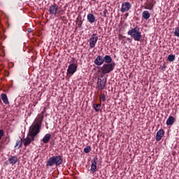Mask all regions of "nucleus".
I'll return each instance as SVG.
<instances>
[{
	"label": "nucleus",
	"mask_w": 179,
	"mask_h": 179,
	"mask_svg": "<svg viewBox=\"0 0 179 179\" xmlns=\"http://www.w3.org/2000/svg\"><path fill=\"white\" fill-rule=\"evenodd\" d=\"M97 41H99V36H97V34H93L89 41L90 48H94V47H96V44H97Z\"/></svg>",
	"instance_id": "nucleus-7"
},
{
	"label": "nucleus",
	"mask_w": 179,
	"mask_h": 179,
	"mask_svg": "<svg viewBox=\"0 0 179 179\" xmlns=\"http://www.w3.org/2000/svg\"><path fill=\"white\" fill-rule=\"evenodd\" d=\"M94 108L96 113H99L101 110V103H94Z\"/></svg>",
	"instance_id": "nucleus-22"
},
{
	"label": "nucleus",
	"mask_w": 179,
	"mask_h": 179,
	"mask_svg": "<svg viewBox=\"0 0 179 179\" xmlns=\"http://www.w3.org/2000/svg\"><path fill=\"white\" fill-rule=\"evenodd\" d=\"M78 69V64H71L67 69V73H69V75H73V73H75V72H76Z\"/></svg>",
	"instance_id": "nucleus-12"
},
{
	"label": "nucleus",
	"mask_w": 179,
	"mask_h": 179,
	"mask_svg": "<svg viewBox=\"0 0 179 179\" xmlns=\"http://www.w3.org/2000/svg\"><path fill=\"white\" fill-rule=\"evenodd\" d=\"M2 136H3V129H0V141L2 139Z\"/></svg>",
	"instance_id": "nucleus-30"
},
{
	"label": "nucleus",
	"mask_w": 179,
	"mask_h": 179,
	"mask_svg": "<svg viewBox=\"0 0 179 179\" xmlns=\"http://www.w3.org/2000/svg\"><path fill=\"white\" fill-rule=\"evenodd\" d=\"M129 13H126L125 16H129Z\"/></svg>",
	"instance_id": "nucleus-36"
},
{
	"label": "nucleus",
	"mask_w": 179,
	"mask_h": 179,
	"mask_svg": "<svg viewBox=\"0 0 179 179\" xmlns=\"http://www.w3.org/2000/svg\"><path fill=\"white\" fill-rule=\"evenodd\" d=\"M84 152L85 153H90L92 152V147L90 146H87L84 148Z\"/></svg>",
	"instance_id": "nucleus-25"
},
{
	"label": "nucleus",
	"mask_w": 179,
	"mask_h": 179,
	"mask_svg": "<svg viewBox=\"0 0 179 179\" xmlns=\"http://www.w3.org/2000/svg\"><path fill=\"white\" fill-rule=\"evenodd\" d=\"M175 59H176V55H169L168 56V61H169V62H173V61H174Z\"/></svg>",
	"instance_id": "nucleus-24"
},
{
	"label": "nucleus",
	"mask_w": 179,
	"mask_h": 179,
	"mask_svg": "<svg viewBox=\"0 0 179 179\" xmlns=\"http://www.w3.org/2000/svg\"><path fill=\"white\" fill-rule=\"evenodd\" d=\"M131 8H132L131 3L128 1L123 2L120 8V12L122 13H125V12H129V10H131Z\"/></svg>",
	"instance_id": "nucleus-8"
},
{
	"label": "nucleus",
	"mask_w": 179,
	"mask_h": 179,
	"mask_svg": "<svg viewBox=\"0 0 179 179\" xmlns=\"http://www.w3.org/2000/svg\"><path fill=\"white\" fill-rule=\"evenodd\" d=\"M176 121V119L173 116H169L166 120V125H173Z\"/></svg>",
	"instance_id": "nucleus-19"
},
{
	"label": "nucleus",
	"mask_w": 179,
	"mask_h": 179,
	"mask_svg": "<svg viewBox=\"0 0 179 179\" xmlns=\"http://www.w3.org/2000/svg\"><path fill=\"white\" fill-rule=\"evenodd\" d=\"M49 13L50 15H54L55 16H57H57H60V15H64V13H61V10H59V8L55 3L49 7Z\"/></svg>",
	"instance_id": "nucleus-6"
},
{
	"label": "nucleus",
	"mask_w": 179,
	"mask_h": 179,
	"mask_svg": "<svg viewBox=\"0 0 179 179\" xmlns=\"http://www.w3.org/2000/svg\"><path fill=\"white\" fill-rule=\"evenodd\" d=\"M115 69V62H113L111 64H104L101 67V78H103L104 75H107V73H110V72H113L114 69Z\"/></svg>",
	"instance_id": "nucleus-4"
},
{
	"label": "nucleus",
	"mask_w": 179,
	"mask_h": 179,
	"mask_svg": "<svg viewBox=\"0 0 179 179\" xmlns=\"http://www.w3.org/2000/svg\"><path fill=\"white\" fill-rule=\"evenodd\" d=\"M93 1H96V0H93Z\"/></svg>",
	"instance_id": "nucleus-37"
},
{
	"label": "nucleus",
	"mask_w": 179,
	"mask_h": 179,
	"mask_svg": "<svg viewBox=\"0 0 179 179\" xmlns=\"http://www.w3.org/2000/svg\"><path fill=\"white\" fill-rule=\"evenodd\" d=\"M50 139H51V134H46L44 137L43 138V143H48L50 142Z\"/></svg>",
	"instance_id": "nucleus-20"
},
{
	"label": "nucleus",
	"mask_w": 179,
	"mask_h": 179,
	"mask_svg": "<svg viewBox=\"0 0 179 179\" xmlns=\"http://www.w3.org/2000/svg\"><path fill=\"white\" fill-rule=\"evenodd\" d=\"M156 3V1L155 0H147L145 3L144 9H148L149 10H152Z\"/></svg>",
	"instance_id": "nucleus-10"
},
{
	"label": "nucleus",
	"mask_w": 179,
	"mask_h": 179,
	"mask_svg": "<svg viewBox=\"0 0 179 179\" xmlns=\"http://www.w3.org/2000/svg\"><path fill=\"white\" fill-rule=\"evenodd\" d=\"M59 16L60 17V19H61L62 20H65L66 19V17H65V16H61V15H59Z\"/></svg>",
	"instance_id": "nucleus-32"
},
{
	"label": "nucleus",
	"mask_w": 179,
	"mask_h": 179,
	"mask_svg": "<svg viewBox=\"0 0 179 179\" xmlns=\"http://www.w3.org/2000/svg\"><path fill=\"white\" fill-rule=\"evenodd\" d=\"M23 145V143L22 142V139L21 141H17L15 148H17V149H20V148H22V146Z\"/></svg>",
	"instance_id": "nucleus-23"
},
{
	"label": "nucleus",
	"mask_w": 179,
	"mask_h": 179,
	"mask_svg": "<svg viewBox=\"0 0 179 179\" xmlns=\"http://www.w3.org/2000/svg\"><path fill=\"white\" fill-rule=\"evenodd\" d=\"M106 83H107V79L106 78H98L97 87L99 90H103L106 87Z\"/></svg>",
	"instance_id": "nucleus-9"
},
{
	"label": "nucleus",
	"mask_w": 179,
	"mask_h": 179,
	"mask_svg": "<svg viewBox=\"0 0 179 179\" xmlns=\"http://www.w3.org/2000/svg\"><path fill=\"white\" fill-rule=\"evenodd\" d=\"M43 120H44V115L41 114L35 120V124H32L29 129L36 132V134H40V130L41 129V124H43Z\"/></svg>",
	"instance_id": "nucleus-2"
},
{
	"label": "nucleus",
	"mask_w": 179,
	"mask_h": 179,
	"mask_svg": "<svg viewBox=\"0 0 179 179\" xmlns=\"http://www.w3.org/2000/svg\"><path fill=\"white\" fill-rule=\"evenodd\" d=\"M164 68H166V66H162V69H164Z\"/></svg>",
	"instance_id": "nucleus-35"
},
{
	"label": "nucleus",
	"mask_w": 179,
	"mask_h": 179,
	"mask_svg": "<svg viewBox=\"0 0 179 179\" xmlns=\"http://www.w3.org/2000/svg\"><path fill=\"white\" fill-rule=\"evenodd\" d=\"M127 34L131 36L134 41H141V38H142V32H141V29L138 26L129 30Z\"/></svg>",
	"instance_id": "nucleus-3"
},
{
	"label": "nucleus",
	"mask_w": 179,
	"mask_h": 179,
	"mask_svg": "<svg viewBox=\"0 0 179 179\" xmlns=\"http://www.w3.org/2000/svg\"><path fill=\"white\" fill-rule=\"evenodd\" d=\"M142 17L145 19V20H148L149 17H150V13L148 10H145L142 13Z\"/></svg>",
	"instance_id": "nucleus-21"
},
{
	"label": "nucleus",
	"mask_w": 179,
	"mask_h": 179,
	"mask_svg": "<svg viewBox=\"0 0 179 179\" xmlns=\"http://www.w3.org/2000/svg\"><path fill=\"white\" fill-rule=\"evenodd\" d=\"M82 24H83V22L80 20L78 23V27H82Z\"/></svg>",
	"instance_id": "nucleus-31"
},
{
	"label": "nucleus",
	"mask_w": 179,
	"mask_h": 179,
	"mask_svg": "<svg viewBox=\"0 0 179 179\" xmlns=\"http://www.w3.org/2000/svg\"><path fill=\"white\" fill-rule=\"evenodd\" d=\"M127 41H129V43H132V39H131V38H127Z\"/></svg>",
	"instance_id": "nucleus-33"
},
{
	"label": "nucleus",
	"mask_w": 179,
	"mask_h": 179,
	"mask_svg": "<svg viewBox=\"0 0 179 179\" xmlns=\"http://www.w3.org/2000/svg\"><path fill=\"white\" fill-rule=\"evenodd\" d=\"M103 62H105V64H113V58H111V56L106 55L103 57Z\"/></svg>",
	"instance_id": "nucleus-17"
},
{
	"label": "nucleus",
	"mask_w": 179,
	"mask_h": 179,
	"mask_svg": "<svg viewBox=\"0 0 179 179\" xmlns=\"http://www.w3.org/2000/svg\"><path fill=\"white\" fill-rule=\"evenodd\" d=\"M1 100H3V103L4 104H9V99H8V95L6 94L2 93L1 94Z\"/></svg>",
	"instance_id": "nucleus-18"
},
{
	"label": "nucleus",
	"mask_w": 179,
	"mask_h": 179,
	"mask_svg": "<svg viewBox=\"0 0 179 179\" xmlns=\"http://www.w3.org/2000/svg\"><path fill=\"white\" fill-rule=\"evenodd\" d=\"M87 21L91 24H93L96 22V16H94V15H93L92 13H89L87 15Z\"/></svg>",
	"instance_id": "nucleus-16"
},
{
	"label": "nucleus",
	"mask_w": 179,
	"mask_h": 179,
	"mask_svg": "<svg viewBox=\"0 0 179 179\" xmlns=\"http://www.w3.org/2000/svg\"><path fill=\"white\" fill-rule=\"evenodd\" d=\"M107 13H108V10H104L101 15H102L103 17H107Z\"/></svg>",
	"instance_id": "nucleus-28"
},
{
	"label": "nucleus",
	"mask_w": 179,
	"mask_h": 179,
	"mask_svg": "<svg viewBox=\"0 0 179 179\" xmlns=\"http://www.w3.org/2000/svg\"><path fill=\"white\" fill-rule=\"evenodd\" d=\"M27 31L28 33H31V28H28Z\"/></svg>",
	"instance_id": "nucleus-34"
},
{
	"label": "nucleus",
	"mask_w": 179,
	"mask_h": 179,
	"mask_svg": "<svg viewBox=\"0 0 179 179\" xmlns=\"http://www.w3.org/2000/svg\"><path fill=\"white\" fill-rule=\"evenodd\" d=\"M174 36H176V37H179V27H178L175 28Z\"/></svg>",
	"instance_id": "nucleus-26"
},
{
	"label": "nucleus",
	"mask_w": 179,
	"mask_h": 179,
	"mask_svg": "<svg viewBox=\"0 0 179 179\" xmlns=\"http://www.w3.org/2000/svg\"><path fill=\"white\" fill-rule=\"evenodd\" d=\"M37 135H38V133L29 129L27 137L24 139V146L27 148V146H29V145L36 139V136H37Z\"/></svg>",
	"instance_id": "nucleus-5"
},
{
	"label": "nucleus",
	"mask_w": 179,
	"mask_h": 179,
	"mask_svg": "<svg viewBox=\"0 0 179 179\" xmlns=\"http://www.w3.org/2000/svg\"><path fill=\"white\" fill-rule=\"evenodd\" d=\"M99 162V158L97 157H95L93 158V159L91 161L92 165H91V171L92 173H96L97 170V162Z\"/></svg>",
	"instance_id": "nucleus-11"
},
{
	"label": "nucleus",
	"mask_w": 179,
	"mask_h": 179,
	"mask_svg": "<svg viewBox=\"0 0 179 179\" xmlns=\"http://www.w3.org/2000/svg\"><path fill=\"white\" fill-rule=\"evenodd\" d=\"M101 103V101H106V94H101L100 96Z\"/></svg>",
	"instance_id": "nucleus-27"
},
{
	"label": "nucleus",
	"mask_w": 179,
	"mask_h": 179,
	"mask_svg": "<svg viewBox=\"0 0 179 179\" xmlns=\"http://www.w3.org/2000/svg\"><path fill=\"white\" fill-rule=\"evenodd\" d=\"M18 160L19 158H17V155L10 156V157L8 158L9 164H11L12 166H15V164L17 163Z\"/></svg>",
	"instance_id": "nucleus-15"
},
{
	"label": "nucleus",
	"mask_w": 179,
	"mask_h": 179,
	"mask_svg": "<svg viewBox=\"0 0 179 179\" xmlns=\"http://www.w3.org/2000/svg\"><path fill=\"white\" fill-rule=\"evenodd\" d=\"M94 62L95 65H98V66H100L101 65H103L104 64V59L102 56L98 55Z\"/></svg>",
	"instance_id": "nucleus-13"
},
{
	"label": "nucleus",
	"mask_w": 179,
	"mask_h": 179,
	"mask_svg": "<svg viewBox=\"0 0 179 179\" xmlns=\"http://www.w3.org/2000/svg\"><path fill=\"white\" fill-rule=\"evenodd\" d=\"M5 142L6 143V145H8V143H9V142H10V140L9 139V136L6 137Z\"/></svg>",
	"instance_id": "nucleus-29"
},
{
	"label": "nucleus",
	"mask_w": 179,
	"mask_h": 179,
	"mask_svg": "<svg viewBox=\"0 0 179 179\" xmlns=\"http://www.w3.org/2000/svg\"><path fill=\"white\" fill-rule=\"evenodd\" d=\"M164 136V130L163 129H159L157 132L156 135V141L159 142V141H162V138Z\"/></svg>",
	"instance_id": "nucleus-14"
},
{
	"label": "nucleus",
	"mask_w": 179,
	"mask_h": 179,
	"mask_svg": "<svg viewBox=\"0 0 179 179\" xmlns=\"http://www.w3.org/2000/svg\"><path fill=\"white\" fill-rule=\"evenodd\" d=\"M64 162V159L62 158V156L61 155H57V156H52L48 160L46 163L47 167H52V166H61Z\"/></svg>",
	"instance_id": "nucleus-1"
}]
</instances>
